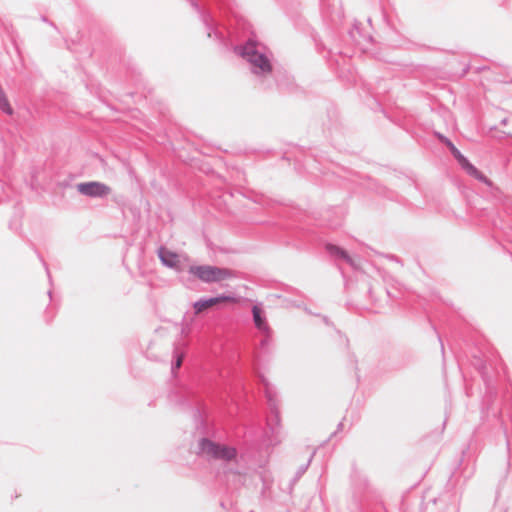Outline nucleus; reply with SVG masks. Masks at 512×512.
<instances>
[{
    "label": "nucleus",
    "instance_id": "1",
    "mask_svg": "<svg viewBox=\"0 0 512 512\" xmlns=\"http://www.w3.org/2000/svg\"><path fill=\"white\" fill-rule=\"evenodd\" d=\"M259 43L254 39H248L244 45L236 46L235 51L250 64L251 73L254 74L264 89L272 88L269 81L275 72L270 59L258 49Z\"/></svg>",
    "mask_w": 512,
    "mask_h": 512
},
{
    "label": "nucleus",
    "instance_id": "2",
    "mask_svg": "<svg viewBox=\"0 0 512 512\" xmlns=\"http://www.w3.org/2000/svg\"><path fill=\"white\" fill-rule=\"evenodd\" d=\"M199 454L213 460L231 462L236 459L238 451L235 447L215 442L207 437L198 441Z\"/></svg>",
    "mask_w": 512,
    "mask_h": 512
},
{
    "label": "nucleus",
    "instance_id": "3",
    "mask_svg": "<svg viewBox=\"0 0 512 512\" xmlns=\"http://www.w3.org/2000/svg\"><path fill=\"white\" fill-rule=\"evenodd\" d=\"M189 273L204 283H218L226 279L235 278L237 274L232 269L211 265L191 266Z\"/></svg>",
    "mask_w": 512,
    "mask_h": 512
},
{
    "label": "nucleus",
    "instance_id": "4",
    "mask_svg": "<svg viewBox=\"0 0 512 512\" xmlns=\"http://www.w3.org/2000/svg\"><path fill=\"white\" fill-rule=\"evenodd\" d=\"M191 7L194 9V11L198 14L200 21L204 25L206 29V34L208 38H214L218 42H223L224 36L223 34L218 30L217 22L212 16V14L208 11L203 9L197 0H187Z\"/></svg>",
    "mask_w": 512,
    "mask_h": 512
},
{
    "label": "nucleus",
    "instance_id": "5",
    "mask_svg": "<svg viewBox=\"0 0 512 512\" xmlns=\"http://www.w3.org/2000/svg\"><path fill=\"white\" fill-rule=\"evenodd\" d=\"M262 381L265 388L267 404L270 410V416H268L267 418V426L269 427L273 434H276L278 428L280 427V414L278 410L277 400L274 392L270 387V384L265 379H262Z\"/></svg>",
    "mask_w": 512,
    "mask_h": 512
},
{
    "label": "nucleus",
    "instance_id": "6",
    "mask_svg": "<svg viewBox=\"0 0 512 512\" xmlns=\"http://www.w3.org/2000/svg\"><path fill=\"white\" fill-rule=\"evenodd\" d=\"M76 188L81 195L90 198H105L111 193L110 186L98 181L81 182Z\"/></svg>",
    "mask_w": 512,
    "mask_h": 512
},
{
    "label": "nucleus",
    "instance_id": "7",
    "mask_svg": "<svg viewBox=\"0 0 512 512\" xmlns=\"http://www.w3.org/2000/svg\"><path fill=\"white\" fill-rule=\"evenodd\" d=\"M510 504H512V472L508 471L498 483L495 505L505 506Z\"/></svg>",
    "mask_w": 512,
    "mask_h": 512
},
{
    "label": "nucleus",
    "instance_id": "8",
    "mask_svg": "<svg viewBox=\"0 0 512 512\" xmlns=\"http://www.w3.org/2000/svg\"><path fill=\"white\" fill-rule=\"evenodd\" d=\"M277 88L281 92L294 93L298 90V86L294 82V78L289 75L286 71L275 70L271 77Z\"/></svg>",
    "mask_w": 512,
    "mask_h": 512
},
{
    "label": "nucleus",
    "instance_id": "9",
    "mask_svg": "<svg viewBox=\"0 0 512 512\" xmlns=\"http://www.w3.org/2000/svg\"><path fill=\"white\" fill-rule=\"evenodd\" d=\"M253 323L255 327L263 334L269 335L271 329L267 323L266 315L262 307V303H256L251 309Z\"/></svg>",
    "mask_w": 512,
    "mask_h": 512
},
{
    "label": "nucleus",
    "instance_id": "10",
    "mask_svg": "<svg viewBox=\"0 0 512 512\" xmlns=\"http://www.w3.org/2000/svg\"><path fill=\"white\" fill-rule=\"evenodd\" d=\"M325 249L327 253L330 255V257H332L333 259L343 260L351 267L355 268L354 260L350 257V255L345 249L329 242L325 244Z\"/></svg>",
    "mask_w": 512,
    "mask_h": 512
},
{
    "label": "nucleus",
    "instance_id": "11",
    "mask_svg": "<svg viewBox=\"0 0 512 512\" xmlns=\"http://www.w3.org/2000/svg\"><path fill=\"white\" fill-rule=\"evenodd\" d=\"M158 257L161 263L168 268H175L178 264V255L163 246L158 249Z\"/></svg>",
    "mask_w": 512,
    "mask_h": 512
},
{
    "label": "nucleus",
    "instance_id": "12",
    "mask_svg": "<svg viewBox=\"0 0 512 512\" xmlns=\"http://www.w3.org/2000/svg\"><path fill=\"white\" fill-rule=\"evenodd\" d=\"M483 380L486 385V395L483 399V406H482V412L484 413L485 411L488 412L490 410V403H491L492 399L496 397L497 391H496L495 387H493L490 384V381L485 376H483Z\"/></svg>",
    "mask_w": 512,
    "mask_h": 512
},
{
    "label": "nucleus",
    "instance_id": "13",
    "mask_svg": "<svg viewBox=\"0 0 512 512\" xmlns=\"http://www.w3.org/2000/svg\"><path fill=\"white\" fill-rule=\"evenodd\" d=\"M213 306H215V299H213V297L201 298L193 304V308L196 314L202 313L203 311Z\"/></svg>",
    "mask_w": 512,
    "mask_h": 512
},
{
    "label": "nucleus",
    "instance_id": "14",
    "mask_svg": "<svg viewBox=\"0 0 512 512\" xmlns=\"http://www.w3.org/2000/svg\"><path fill=\"white\" fill-rule=\"evenodd\" d=\"M435 135L440 140V142L443 143L449 149L453 157L455 156V154H458L460 152V150L453 144V142L449 138L438 132H436Z\"/></svg>",
    "mask_w": 512,
    "mask_h": 512
},
{
    "label": "nucleus",
    "instance_id": "15",
    "mask_svg": "<svg viewBox=\"0 0 512 512\" xmlns=\"http://www.w3.org/2000/svg\"><path fill=\"white\" fill-rule=\"evenodd\" d=\"M213 299H215V305L222 303V302H231V303L238 302V299L234 295L221 294V295L213 297Z\"/></svg>",
    "mask_w": 512,
    "mask_h": 512
},
{
    "label": "nucleus",
    "instance_id": "16",
    "mask_svg": "<svg viewBox=\"0 0 512 512\" xmlns=\"http://www.w3.org/2000/svg\"><path fill=\"white\" fill-rule=\"evenodd\" d=\"M454 158L457 160L458 164L461 166L463 170L471 163L467 157H465L461 151L458 154H455Z\"/></svg>",
    "mask_w": 512,
    "mask_h": 512
},
{
    "label": "nucleus",
    "instance_id": "17",
    "mask_svg": "<svg viewBox=\"0 0 512 512\" xmlns=\"http://www.w3.org/2000/svg\"><path fill=\"white\" fill-rule=\"evenodd\" d=\"M454 158L457 160L458 164L461 166L463 170L471 163L467 157H465L461 151L458 154H455Z\"/></svg>",
    "mask_w": 512,
    "mask_h": 512
},
{
    "label": "nucleus",
    "instance_id": "18",
    "mask_svg": "<svg viewBox=\"0 0 512 512\" xmlns=\"http://www.w3.org/2000/svg\"><path fill=\"white\" fill-rule=\"evenodd\" d=\"M192 415L196 422V425H204V420L202 418L201 410L199 407H193L192 408Z\"/></svg>",
    "mask_w": 512,
    "mask_h": 512
},
{
    "label": "nucleus",
    "instance_id": "19",
    "mask_svg": "<svg viewBox=\"0 0 512 512\" xmlns=\"http://www.w3.org/2000/svg\"><path fill=\"white\" fill-rule=\"evenodd\" d=\"M320 2L323 16L325 18H329L330 21L334 22L336 20L334 15L330 14L328 11L329 4L326 3V0H320Z\"/></svg>",
    "mask_w": 512,
    "mask_h": 512
},
{
    "label": "nucleus",
    "instance_id": "20",
    "mask_svg": "<svg viewBox=\"0 0 512 512\" xmlns=\"http://www.w3.org/2000/svg\"><path fill=\"white\" fill-rule=\"evenodd\" d=\"M473 178L477 179L478 181L487 185L488 187L493 186V182L486 175H484L480 170L477 172V174Z\"/></svg>",
    "mask_w": 512,
    "mask_h": 512
},
{
    "label": "nucleus",
    "instance_id": "21",
    "mask_svg": "<svg viewBox=\"0 0 512 512\" xmlns=\"http://www.w3.org/2000/svg\"><path fill=\"white\" fill-rule=\"evenodd\" d=\"M349 36L353 42H355V43L360 42L359 37H361V33L359 31L357 23H355L353 29L349 31Z\"/></svg>",
    "mask_w": 512,
    "mask_h": 512
},
{
    "label": "nucleus",
    "instance_id": "22",
    "mask_svg": "<svg viewBox=\"0 0 512 512\" xmlns=\"http://www.w3.org/2000/svg\"><path fill=\"white\" fill-rule=\"evenodd\" d=\"M312 457H313V455L308 459L306 464L301 465L298 468V470H297V472L295 474V478H294L295 481L298 480L306 472V470L308 469V466L310 465V463L312 461Z\"/></svg>",
    "mask_w": 512,
    "mask_h": 512
},
{
    "label": "nucleus",
    "instance_id": "23",
    "mask_svg": "<svg viewBox=\"0 0 512 512\" xmlns=\"http://www.w3.org/2000/svg\"><path fill=\"white\" fill-rule=\"evenodd\" d=\"M469 176L474 177L479 171L472 163H470L464 170Z\"/></svg>",
    "mask_w": 512,
    "mask_h": 512
},
{
    "label": "nucleus",
    "instance_id": "24",
    "mask_svg": "<svg viewBox=\"0 0 512 512\" xmlns=\"http://www.w3.org/2000/svg\"><path fill=\"white\" fill-rule=\"evenodd\" d=\"M469 176L474 177L479 171L472 163H470L464 170Z\"/></svg>",
    "mask_w": 512,
    "mask_h": 512
},
{
    "label": "nucleus",
    "instance_id": "25",
    "mask_svg": "<svg viewBox=\"0 0 512 512\" xmlns=\"http://www.w3.org/2000/svg\"><path fill=\"white\" fill-rule=\"evenodd\" d=\"M38 257H39L40 261L42 262V264H43V266H44V268L46 270V273H47L49 281L51 282V280H52L51 279V274H50V271H49L47 263L45 262V260L40 255H38Z\"/></svg>",
    "mask_w": 512,
    "mask_h": 512
},
{
    "label": "nucleus",
    "instance_id": "26",
    "mask_svg": "<svg viewBox=\"0 0 512 512\" xmlns=\"http://www.w3.org/2000/svg\"><path fill=\"white\" fill-rule=\"evenodd\" d=\"M182 364V357L178 356L175 361L172 362V369H178Z\"/></svg>",
    "mask_w": 512,
    "mask_h": 512
},
{
    "label": "nucleus",
    "instance_id": "27",
    "mask_svg": "<svg viewBox=\"0 0 512 512\" xmlns=\"http://www.w3.org/2000/svg\"><path fill=\"white\" fill-rule=\"evenodd\" d=\"M265 337L261 340V347L264 348L265 346L268 345L269 341H270V337H271V333H269V335L267 334H264Z\"/></svg>",
    "mask_w": 512,
    "mask_h": 512
},
{
    "label": "nucleus",
    "instance_id": "28",
    "mask_svg": "<svg viewBox=\"0 0 512 512\" xmlns=\"http://www.w3.org/2000/svg\"><path fill=\"white\" fill-rule=\"evenodd\" d=\"M501 512H512V504L505 506H497Z\"/></svg>",
    "mask_w": 512,
    "mask_h": 512
},
{
    "label": "nucleus",
    "instance_id": "29",
    "mask_svg": "<svg viewBox=\"0 0 512 512\" xmlns=\"http://www.w3.org/2000/svg\"><path fill=\"white\" fill-rule=\"evenodd\" d=\"M386 257L389 260L395 261V262L400 263L402 265V261L396 255L390 254V255H387Z\"/></svg>",
    "mask_w": 512,
    "mask_h": 512
},
{
    "label": "nucleus",
    "instance_id": "30",
    "mask_svg": "<svg viewBox=\"0 0 512 512\" xmlns=\"http://www.w3.org/2000/svg\"><path fill=\"white\" fill-rule=\"evenodd\" d=\"M343 429V423L340 422L338 425H337V429L336 431L334 432V434L338 433L339 431H341Z\"/></svg>",
    "mask_w": 512,
    "mask_h": 512
},
{
    "label": "nucleus",
    "instance_id": "31",
    "mask_svg": "<svg viewBox=\"0 0 512 512\" xmlns=\"http://www.w3.org/2000/svg\"><path fill=\"white\" fill-rule=\"evenodd\" d=\"M508 122H509V119H508V118H503V119L500 121V124H501L502 126H506V125L508 124Z\"/></svg>",
    "mask_w": 512,
    "mask_h": 512
},
{
    "label": "nucleus",
    "instance_id": "32",
    "mask_svg": "<svg viewBox=\"0 0 512 512\" xmlns=\"http://www.w3.org/2000/svg\"><path fill=\"white\" fill-rule=\"evenodd\" d=\"M41 19H42V21H43V22H47V23H49L51 26H53V27H55V28H56V26L54 25V23H53V22H49V21H48V19H47L45 16H43Z\"/></svg>",
    "mask_w": 512,
    "mask_h": 512
},
{
    "label": "nucleus",
    "instance_id": "33",
    "mask_svg": "<svg viewBox=\"0 0 512 512\" xmlns=\"http://www.w3.org/2000/svg\"><path fill=\"white\" fill-rule=\"evenodd\" d=\"M386 292H387L388 297H390V298L396 299L398 297L397 295L392 294L389 290H387Z\"/></svg>",
    "mask_w": 512,
    "mask_h": 512
},
{
    "label": "nucleus",
    "instance_id": "34",
    "mask_svg": "<svg viewBox=\"0 0 512 512\" xmlns=\"http://www.w3.org/2000/svg\"><path fill=\"white\" fill-rule=\"evenodd\" d=\"M438 339H439V342H440V345H441V351H442V353H444V345H443L442 339H441V337L439 335H438Z\"/></svg>",
    "mask_w": 512,
    "mask_h": 512
},
{
    "label": "nucleus",
    "instance_id": "35",
    "mask_svg": "<svg viewBox=\"0 0 512 512\" xmlns=\"http://www.w3.org/2000/svg\"><path fill=\"white\" fill-rule=\"evenodd\" d=\"M341 16H342V13H341V11H338V12H337V15H336V17H337L338 19H340V18H341Z\"/></svg>",
    "mask_w": 512,
    "mask_h": 512
},
{
    "label": "nucleus",
    "instance_id": "36",
    "mask_svg": "<svg viewBox=\"0 0 512 512\" xmlns=\"http://www.w3.org/2000/svg\"><path fill=\"white\" fill-rule=\"evenodd\" d=\"M48 295H49L50 298L52 297V291L51 290L48 291Z\"/></svg>",
    "mask_w": 512,
    "mask_h": 512
},
{
    "label": "nucleus",
    "instance_id": "37",
    "mask_svg": "<svg viewBox=\"0 0 512 512\" xmlns=\"http://www.w3.org/2000/svg\"><path fill=\"white\" fill-rule=\"evenodd\" d=\"M490 130H491V131H492V130H496V127H495V126L490 127Z\"/></svg>",
    "mask_w": 512,
    "mask_h": 512
},
{
    "label": "nucleus",
    "instance_id": "38",
    "mask_svg": "<svg viewBox=\"0 0 512 512\" xmlns=\"http://www.w3.org/2000/svg\"><path fill=\"white\" fill-rule=\"evenodd\" d=\"M506 445L509 448V445H510L509 440H507Z\"/></svg>",
    "mask_w": 512,
    "mask_h": 512
}]
</instances>
